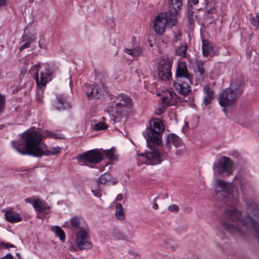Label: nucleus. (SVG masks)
I'll return each mask as SVG.
<instances>
[{
  "mask_svg": "<svg viewBox=\"0 0 259 259\" xmlns=\"http://www.w3.org/2000/svg\"><path fill=\"white\" fill-rule=\"evenodd\" d=\"M223 214L226 219L234 222L237 221L236 226L226 221L222 223V227L231 234L245 237L249 233H252L259 240V210L253 201L247 204V214L242 219L239 220L240 212L234 208L226 209Z\"/></svg>",
  "mask_w": 259,
  "mask_h": 259,
  "instance_id": "1",
  "label": "nucleus"
},
{
  "mask_svg": "<svg viewBox=\"0 0 259 259\" xmlns=\"http://www.w3.org/2000/svg\"><path fill=\"white\" fill-rule=\"evenodd\" d=\"M21 138V141L17 144L16 141L12 142L13 148L21 154L33 156H51L61 151L59 146L53 147L50 150H48L47 146L41 142L42 136L34 130H27L22 134Z\"/></svg>",
  "mask_w": 259,
  "mask_h": 259,
  "instance_id": "2",
  "label": "nucleus"
},
{
  "mask_svg": "<svg viewBox=\"0 0 259 259\" xmlns=\"http://www.w3.org/2000/svg\"><path fill=\"white\" fill-rule=\"evenodd\" d=\"M132 107L133 100L129 96L123 93L117 95L114 101L110 103L107 108L112 124L115 123L117 118L127 115Z\"/></svg>",
  "mask_w": 259,
  "mask_h": 259,
  "instance_id": "3",
  "label": "nucleus"
},
{
  "mask_svg": "<svg viewBox=\"0 0 259 259\" xmlns=\"http://www.w3.org/2000/svg\"><path fill=\"white\" fill-rule=\"evenodd\" d=\"M243 89V80L241 76L232 78L229 88L225 89L219 95L220 105L223 107L224 111L226 107L233 105L241 96Z\"/></svg>",
  "mask_w": 259,
  "mask_h": 259,
  "instance_id": "4",
  "label": "nucleus"
},
{
  "mask_svg": "<svg viewBox=\"0 0 259 259\" xmlns=\"http://www.w3.org/2000/svg\"><path fill=\"white\" fill-rule=\"evenodd\" d=\"M150 127L143 132V136L148 143L151 142L157 145L162 143L161 134L164 130V126L160 119H154L149 122Z\"/></svg>",
  "mask_w": 259,
  "mask_h": 259,
  "instance_id": "5",
  "label": "nucleus"
},
{
  "mask_svg": "<svg viewBox=\"0 0 259 259\" xmlns=\"http://www.w3.org/2000/svg\"><path fill=\"white\" fill-rule=\"evenodd\" d=\"M177 17L168 12L161 13L154 20L153 28L155 32L159 35L162 34L166 28H170L176 25Z\"/></svg>",
  "mask_w": 259,
  "mask_h": 259,
  "instance_id": "6",
  "label": "nucleus"
},
{
  "mask_svg": "<svg viewBox=\"0 0 259 259\" xmlns=\"http://www.w3.org/2000/svg\"><path fill=\"white\" fill-rule=\"evenodd\" d=\"M192 83V79L187 77L178 78L173 82L174 89L179 94L186 97L191 91L190 84Z\"/></svg>",
  "mask_w": 259,
  "mask_h": 259,
  "instance_id": "7",
  "label": "nucleus"
},
{
  "mask_svg": "<svg viewBox=\"0 0 259 259\" xmlns=\"http://www.w3.org/2000/svg\"><path fill=\"white\" fill-rule=\"evenodd\" d=\"M40 68L39 65H35L33 67V69L36 70V73L34 74V78L39 88H43L46 86V84L51 80V76L54 72V70L50 67H47L44 71L40 72V77H39L38 70Z\"/></svg>",
  "mask_w": 259,
  "mask_h": 259,
  "instance_id": "8",
  "label": "nucleus"
},
{
  "mask_svg": "<svg viewBox=\"0 0 259 259\" xmlns=\"http://www.w3.org/2000/svg\"><path fill=\"white\" fill-rule=\"evenodd\" d=\"M84 91L89 99H99L106 93L104 84L102 82L97 83L94 85L85 84Z\"/></svg>",
  "mask_w": 259,
  "mask_h": 259,
  "instance_id": "9",
  "label": "nucleus"
},
{
  "mask_svg": "<svg viewBox=\"0 0 259 259\" xmlns=\"http://www.w3.org/2000/svg\"><path fill=\"white\" fill-rule=\"evenodd\" d=\"M172 63L170 60L162 59L159 60L158 67V75L161 80H167L171 76V67Z\"/></svg>",
  "mask_w": 259,
  "mask_h": 259,
  "instance_id": "10",
  "label": "nucleus"
},
{
  "mask_svg": "<svg viewBox=\"0 0 259 259\" xmlns=\"http://www.w3.org/2000/svg\"><path fill=\"white\" fill-rule=\"evenodd\" d=\"M103 159V155L98 149H94L80 154L78 160L80 162H89L96 164Z\"/></svg>",
  "mask_w": 259,
  "mask_h": 259,
  "instance_id": "11",
  "label": "nucleus"
},
{
  "mask_svg": "<svg viewBox=\"0 0 259 259\" xmlns=\"http://www.w3.org/2000/svg\"><path fill=\"white\" fill-rule=\"evenodd\" d=\"M75 244L80 250L89 249L92 248V245L90 241L88 233L84 229H81L76 235Z\"/></svg>",
  "mask_w": 259,
  "mask_h": 259,
  "instance_id": "12",
  "label": "nucleus"
},
{
  "mask_svg": "<svg viewBox=\"0 0 259 259\" xmlns=\"http://www.w3.org/2000/svg\"><path fill=\"white\" fill-rule=\"evenodd\" d=\"M233 162L230 158L223 156L218 163L214 165L213 169L219 174L230 175L232 171Z\"/></svg>",
  "mask_w": 259,
  "mask_h": 259,
  "instance_id": "13",
  "label": "nucleus"
},
{
  "mask_svg": "<svg viewBox=\"0 0 259 259\" xmlns=\"http://www.w3.org/2000/svg\"><path fill=\"white\" fill-rule=\"evenodd\" d=\"M142 160L148 165L158 164L162 161L159 152L156 149H152L141 154Z\"/></svg>",
  "mask_w": 259,
  "mask_h": 259,
  "instance_id": "14",
  "label": "nucleus"
},
{
  "mask_svg": "<svg viewBox=\"0 0 259 259\" xmlns=\"http://www.w3.org/2000/svg\"><path fill=\"white\" fill-rule=\"evenodd\" d=\"M34 208L37 212V217L40 219H48L50 206L44 201L37 199L34 203Z\"/></svg>",
  "mask_w": 259,
  "mask_h": 259,
  "instance_id": "15",
  "label": "nucleus"
},
{
  "mask_svg": "<svg viewBox=\"0 0 259 259\" xmlns=\"http://www.w3.org/2000/svg\"><path fill=\"white\" fill-rule=\"evenodd\" d=\"M179 101L180 99L172 91L166 90L162 92L161 103L165 106L175 105Z\"/></svg>",
  "mask_w": 259,
  "mask_h": 259,
  "instance_id": "16",
  "label": "nucleus"
},
{
  "mask_svg": "<svg viewBox=\"0 0 259 259\" xmlns=\"http://www.w3.org/2000/svg\"><path fill=\"white\" fill-rule=\"evenodd\" d=\"M28 27L25 31L24 34L21 39V42H23V45L20 47V50L29 48L30 45L35 40L36 32L33 30L30 31Z\"/></svg>",
  "mask_w": 259,
  "mask_h": 259,
  "instance_id": "17",
  "label": "nucleus"
},
{
  "mask_svg": "<svg viewBox=\"0 0 259 259\" xmlns=\"http://www.w3.org/2000/svg\"><path fill=\"white\" fill-rule=\"evenodd\" d=\"M173 145L175 147H179L182 146L181 139L174 134H169L166 138V143L164 146L166 151H169L171 145Z\"/></svg>",
  "mask_w": 259,
  "mask_h": 259,
  "instance_id": "18",
  "label": "nucleus"
},
{
  "mask_svg": "<svg viewBox=\"0 0 259 259\" xmlns=\"http://www.w3.org/2000/svg\"><path fill=\"white\" fill-rule=\"evenodd\" d=\"M203 92L204 95L202 105L207 106L214 99V92L212 89L207 85L203 87Z\"/></svg>",
  "mask_w": 259,
  "mask_h": 259,
  "instance_id": "19",
  "label": "nucleus"
},
{
  "mask_svg": "<svg viewBox=\"0 0 259 259\" xmlns=\"http://www.w3.org/2000/svg\"><path fill=\"white\" fill-rule=\"evenodd\" d=\"M176 76L177 78L187 77L188 79H192L185 63L179 62L176 69Z\"/></svg>",
  "mask_w": 259,
  "mask_h": 259,
  "instance_id": "20",
  "label": "nucleus"
},
{
  "mask_svg": "<svg viewBox=\"0 0 259 259\" xmlns=\"http://www.w3.org/2000/svg\"><path fill=\"white\" fill-rule=\"evenodd\" d=\"M169 3V13L177 17V14L181 10L182 0H168Z\"/></svg>",
  "mask_w": 259,
  "mask_h": 259,
  "instance_id": "21",
  "label": "nucleus"
},
{
  "mask_svg": "<svg viewBox=\"0 0 259 259\" xmlns=\"http://www.w3.org/2000/svg\"><path fill=\"white\" fill-rule=\"evenodd\" d=\"M217 184L219 187H221L223 189V191L221 192V195H223L224 197H226L227 199L231 200V201L234 203L235 201L237 200V198L235 197L233 198L232 194L227 190V188L228 187V183L223 180H218L217 181Z\"/></svg>",
  "mask_w": 259,
  "mask_h": 259,
  "instance_id": "22",
  "label": "nucleus"
},
{
  "mask_svg": "<svg viewBox=\"0 0 259 259\" xmlns=\"http://www.w3.org/2000/svg\"><path fill=\"white\" fill-rule=\"evenodd\" d=\"M98 182L102 185H115L117 180L110 173L105 172L100 177Z\"/></svg>",
  "mask_w": 259,
  "mask_h": 259,
  "instance_id": "23",
  "label": "nucleus"
},
{
  "mask_svg": "<svg viewBox=\"0 0 259 259\" xmlns=\"http://www.w3.org/2000/svg\"><path fill=\"white\" fill-rule=\"evenodd\" d=\"M5 215L6 220L11 223H18L22 220L19 213L11 210L5 211Z\"/></svg>",
  "mask_w": 259,
  "mask_h": 259,
  "instance_id": "24",
  "label": "nucleus"
},
{
  "mask_svg": "<svg viewBox=\"0 0 259 259\" xmlns=\"http://www.w3.org/2000/svg\"><path fill=\"white\" fill-rule=\"evenodd\" d=\"M202 50L203 55L205 57L208 56H213L214 55V52L213 48L211 44L207 40L203 39L202 41Z\"/></svg>",
  "mask_w": 259,
  "mask_h": 259,
  "instance_id": "25",
  "label": "nucleus"
},
{
  "mask_svg": "<svg viewBox=\"0 0 259 259\" xmlns=\"http://www.w3.org/2000/svg\"><path fill=\"white\" fill-rule=\"evenodd\" d=\"M55 106L57 109L61 110L69 108L70 105L65 97L64 96L60 95L57 97Z\"/></svg>",
  "mask_w": 259,
  "mask_h": 259,
  "instance_id": "26",
  "label": "nucleus"
},
{
  "mask_svg": "<svg viewBox=\"0 0 259 259\" xmlns=\"http://www.w3.org/2000/svg\"><path fill=\"white\" fill-rule=\"evenodd\" d=\"M111 236L116 240H127L132 237V234L125 235L119 229H114L111 231Z\"/></svg>",
  "mask_w": 259,
  "mask_h": 259,
  "instance_id": "27",
  "label": "nucleus"
},
{
  "mask_svg": "<svg viewBox=\"0 0 259 259\" xmlns=\"http://www.w3.org/2000/svg\"><path fill=\"white\" fill-rule=\"evenodd\" d=\"M115 207L116 211L115 214L116 218L120 221L123 220L124 219V213L122 205L119 203H117L116 204Z\"/></svg>",
  "mask_w": 259,
  "mask_h": 259,
  "instance_id": "28",
  "label": "nucleus"
},
{
  "mask_svg": "<svg viewBox=\"0 0 259 259\" xmlns=\"http://www.w3.org/2000/svg\"><path fill=\"white\" fill-rule=\"evenodd\" d=\"M125 52L134 57L140 56L142 53V49L140 47H136L133 49H125Z\"/></svg>",
  "mask_w": 259,
  "mask_h": 259,
  "instance_id": "29",
  "label": "nucleus"
},
{
  "mask_svg": "<svg viewBox=\"0 0 259 259\" xmlns=\"http://www.w3.org/2000/svg\"><path fill=\"white\" fill-rule=\"evenodd\" d=\"M51 230L59 237L60 240L64 241L65 238V233L64 231L59 227L54 226L52 227Z\"/></svg>",
  "mask_w": 259,
  "mask_h": 259,
  "instance_id": "30",
  "label": "nucleus"
},
{
  "mask_svg": "<svg viewBox=\"0 0 259 259\" xmlns=\"http://www.w3.org/2000/svg\"><path fill=\"white\" fill-rule=\"evenodd\" d=\"M205 71L204 63L202 61L199 62L196 67L197 75H199L200 78H203L204 77Z\"/></svg>",
  "mask_w": 259,
  "mask_h": 259,
  "instance_id": "31",
  "label": "nucleus"
},
{
  "mask_svg": "<svg viewBox=\"0 0 259 259\" xmlns=\"http://www.w3.org/2000/svg\"><path fill=\"white\" fill-rule=\"evenodd\" d=\"M187 50V47L186 45L180 46L176 49V53L182 57H186Z\"/></svg>",
  "mask_w": 259,
  "mask_h": 259,
  "instance_id": "32",
  "label": "nucleus"
},
{
  "mask_svg": "<svg viewBox=\"0 0 259 259\" xmlns=\"http://www.w3.org/2000/svg\"><path fill=\"white\" fill-rule=\"evenodd\" d=\"M251 24L256 28H259V12L252 15L250 18Z\"/></svg>",
  "mask_w": 259,
  "mask_h": 259,
  "instance_id": "33",
  "label": "nucleus"
},
{
  "mask_svg": "<svg viewBox=\"0 0 259 259\" xmlns=\"http://www.w3.org/2000/svg\"><path fill=\"white\" fill-rule=\"evenodd\" d=\"M71 226L76 228L81 229L80 228V218L77 217H73L70 221Z\"/></svg>",
  "mask_w": 259,
  "mask_h": 259,
  "instance_id": "34",
  "label": "nucleus"
},
{
  "mask_svg": "<svg viewBox=\"0 0 259 259\" xmlns=\"http://www.w3.org/2000/svg\"><path fill=\"white\" fill-rule=\"evenodd\" d=\"M107 124L104 122H99L95 124L93 126V129L95 131H101L107 128Z\"/></svg>",
  "mask_w": 259,
  "mask_h": 259,
  "instance_id": "35",
  "label": "nucleus"
},
{
  "mask_svg": "<svg viewBox=\"0 0 259 259\" xmlns=\"http://www.w3.org/2000/svg\"><path fill=\"white\" fill-rule=\"evenodd\" d=\"M41 136H42L43 138H56V137L55 135V134L49 131H44L42 133V134H40L39 132H38Z\"/></svg>",
  "mask_w": 259,
  "mask_h": 259,
  "instance_id": "36",
  "label": "nucleus"
},
{
  "mask_svg": "<svg viewBox=\"0 0 259 259\" xmlns=\"http://www.w3.org/2000/svg\"><path fill=\"white\" fill-rule=\"evenodd\" d=\"M104 153L106 155L107 157L108 158L114 159L115 158L114 151L112 149L104 150Z\"/></svg>",
  "mask_w": 259,
  "mask_h": 259,
  "instance_id": "37",
  "label": "nucleus"
},
{
  "mask_svg": "<svg viewBox=\"0 0 259 259\" xmlns=\"http://www.w3.org/2000/svg\"><path fill=\"white\" fill-rule=\"evenodd\" d=\"M167 107V106H165L164 105L161 104V105H160L159 107L156 110L155 113L157 115H161L164 112Z\"/></svg>",
  "mask_w": 259,
  "mask_h": 259,
  "instance_id": "38",
  "label": "nucleus"
},
{
  "mask_svg": "<svg viewBox=\"0 0 259 259\" xmlns=\"http://www.w3.org/2000/svg\"><path fill=\"white\" fill-rule=\"evenodd\" d=\"M5 105V98L4 96L0 94V112H2L4 109Z\"/></svg>",
  "mask_w": 259,
  "mask_h": 259,
  "instance_id": "39",
  "label": "nucleus"
},
{
  "mask_svg": "<svg viewBox=\"0 0 259 259\" xmlns=\"http://www.w3.org/2000/svg\"><path fill=\"white\" fill-rule=\"evenodd\" d=\"M168 209L171 212H177L179 211V207L178 205L172 204L168 206Z\"/></svg>",
  "mask_w": 259,
  "mask_h": 259,
  "instance_id": "40",
  "label": "nucleus"
},
{
  "mask_svg": "<svg viewBox=\"0 0 259 259\" xmlns=\"http://www.w3.org/2000/svg\"><path fill=\"white\" fill-rule=\"evenodd\" d=\"M188 18L190 24L194 23V16L193 13L192 11H189L188 12Z\"/></svg>",
  "mask_w": 259,
  "mask_h": 259,
  "instance_id": "41",
  "label": "nucleus"
},
{
  "mask_svg": "<svg viewBox=\"0 0 259 259\" xmlns=\"http://www.w3.org/2000/svg\"><path fill=\"white\" fill-rule=\"evenodd\" d=\"M0 247H1L3 248H9V247H15V246L10 243L1 242Z\"/></svg>",
  "mask_w": 259,
  "mask_h": 259,
  "instance_id": "42",
  "label": "nucleus"
},
{
  "mask_svg": "<svg viewBox=\"0 0 259 259\" xmlns=\"http://www.w3.org/2000/svg\"><path fill=\"white\" fill-rule=\"evenodd\" d=\"M38 199H32L31 198H27L25 199V201L27 203H31L34 207V203Z\"/></svg>",
  "mask_w": 259,
  "mask_h": 259,
  "instance_id": "43",
  "label": "nucleus"
},
{
  "mask_svg": "<svg viewBox=\"0 0 259 259\" xmlns=\"http://www.w3.org/2000/svg\"><path fill=\"white\" fill-rule=\"evenodd\" d=\"M92 192H93L94 195L95 197H100L101 196V194L100 192L99 191H95V190H92Z\"/></svg>",
  "mask_w": 259,
  "mask_h": 259,
  "instance_id": "44",
  "label": "nucleus"
},
{
  "mask_svg": "<svg viewBox=\"0 0 259 259\" xmlns=\"http://www.w3.org/2000/svg\"><path fill=\"white\" fill-rule=\"evenodd\" d=\"M152 208L154 209H157L158 208V205L157 203L155 201V199L152 202Z\"/></svg>",
  "mask_w": 259,
  "mask_h": 259,
  "instance_id": "45",
  "label": "nucleus"
},
{
  "mask_svg": "<svg viewBox=\"0 0 259 259\" xmlns=\"http://www.w3.org/2000/svg\"><path fill=\"white\" fill-rule=\"evenodd\" d=\"M2 259H14L13 256L11 254H8L6 255L5 256L2 257Z\"/></svg>",
  "mask_w": 259,
  "mask_h": 259,
  "instance_id": "46",
  "label": "nucleus"
},
{
  "mask_svg": "<svg viewBox=\"0 0 259 259\" xmlns=\"http://www.w3.org/2000/svg\"><path fill=\"white\" fill-rule=\"evenodd\" d=\"M189 2L193 5H196L198 3V0H189Z\"/></svg>",
  "mask_w": 259,
  "mask_h": 259,
  "instance_id": "47",
  "label": "nucleus"
},
{
  "mask_svg": "<svg viewBox=\"0 0 259 259\" xmlns=\"http://www.w3.org/2000/svg\"><path fill=\"white\" fill-rule=\"evenodd\" d=\"M6 0H0V6H3L6 5Z\"/></svg>",
  "mask_w": 259,
  "mask_h": 259,
  "instance_id": "48",
  "label": "nucleus"
},
{
  "mask_svg": "<svg viewBox=\"0 0 259 259\" xmlns=\"http://www.w3.org/2000/svg\"><path fill=\"white\" fill-rule=\"evenodd\" d=\"M215 11V9L214 8H211L208 11V13H211V14H212L214 13V12Z\"/></svg>",
  "mask_w": 259,
  "mask_h": 259,
  "instance_id": "49",
  "label": "nucleus"
},
{
  "mask_svg": "<svg viewBox=\"0 0 259 259\" xmlns=\"http://www.w3.org/2000/svg\"><path fill=\"white\" fill-rule=\"evenodd\" d=\"M34 1V0H28L29 3H32Z\"/></svg>",
  "mask_w": 259,
  "mask_h": 259,
  "instance_id": "50",
  "label": "nucleus"
},
{
  "mask_svg": "<svg viewBox=\"0 0 259 259\" xmlns=\"http://www.w3.org/2000/svg\"><path fill=\"white\" fill-rule=\"evenodd\" d=\"M180 151L179 150H177L176 151V154H177V155L180 154Z\"/></svg>",
  "mask_w": 259,
  "mask_h": 259,
  "instance_id": "51",
  "label": "nucleus"
},
{
  "mask_svg": "<svg viewBox=\"0 0 259 259\" xmlns=\"http://www.w3.org/2000/svg\"><path fill=\"white\" fill-rule=\"evenodd\" d=\"M16 255H17L18 257H20V255H19V253H16Z\"/></svg>",
  "mask_w": 259,
  "mask_h": 259,
  "instance_id": "52",
  "label": "nucleus"
}]
</instances>
